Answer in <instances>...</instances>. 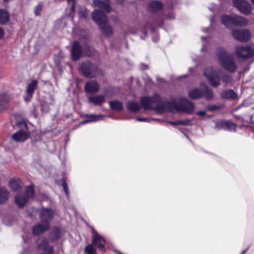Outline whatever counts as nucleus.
Segmentation results:
<instances>
[{
	"label": "nucleus",
	"mask_w": 254,
	"mask_h": 254,
	"mask_svg": "<svg viewBox=\"0 0 254 254\" xmlns=\"http://www.w3.org/2000/svg\"><path fill=\"white\" fill-rule=\"evenodd\" d=\"M93 20L99 26L101 32L107 36L113 34L112 27L107 23L108 18L101 10H95L92 13Z\"/></svg>",
	"instance_id": "obj_1"
},
{
	"label": "nucleus",
	"mask_w": 254,
	"mask_h": 254,
	"mask_svg": "<svg viewBox=\"0 0 254 254\" xmlns=\"http://www.w3.org/2000/svg\"><path fill=\"white\" fill-rule=\"evenodd\" d=\"M140 103L143 108L146 110H155L159 112L163 111L165 108V103L158 94L152 97L141 98Z\"/></svg>",
	"instance_id": "obj_2"
},
{
	"label": "nucleus",
	"mask_w": 254,
	"mask_h": 254,
	"mask_svg": "<svg viewBox=\"0 0 254 254\" xmlns=\"http://www.w3.org/2000/svg\"><path fill=\"white\" fill-rule=\"evenodd\" d=\"M54 211L48 208H43L40 212V218L42 223L36 225L33 229L34 235L43 233L49 228V221L52 219Z\"/></svg>",
	"instance_id": "obj_3"
},
{
	"label": "nucleus",
	"mask_w": 254,
	"mask_h": 254,
	"mask_svg": "<svg viewBox=\"0 0 254 254\" xmlns=\"http://www.w3.org/2000/svg\"><path fill=\"white\" fill-rule=\"evenodd\" d=\"M220 64L226 70L234 72L237 69V66L235 62L232 54L223 49H220L217 53Z\"/></svg>",
	"instance_id": "obj_4"
},
{
	"label": "nucleus",
	"mask_w": 254,
	"mask_h": 254,
	"mask_svg": "<svg viewBox=\"0 0 254 254\" xmlns=\"http://www.w3.org/2000/svg\"><path fill=\"white\" fill-rule=\"evenodd\" d=\"M79 68L83 75L88 78L95 77L99 74L100 72L98 65L89 61L82 63Z\"/></svg>",
	"instance_id": "obj_5"
},
{
	"label": "nucleus",
	"mask_w": 254,
	"mask_h": 254,
	"mask_svg": "<svg viewBox=\"0 0 254 254\" xmlns=\"http://www.w3.org/2000/svg\"><path fill=\"white\" fill-rule=\"evenodd\" d=\"M204 74L209 83L214 87L220 84L219 71L212 67L206 68L204 71Z\"/></svg>",
	"instance_id": "obj_6"
},
{
	"label": "nucleus",
	"mask_w": 254,
	"mask_h": 254,
	"mask_svg": "<svg viewBox=\"0 0 254 254\" xmlns=\"http://www.w3.org/2000/svg\"><path fill=\"white\" fill-rule=\"evenodd\" d=\"M18 126L22 129L14 133L12 138L16 142L24 141L29 137V133L27 131V125L24 121H20L18 124Z\"/></svg>",
	"instance_id": "obj_7"
},
{
	"label": "nucleus",
	"mask_w": 254,
	"mask_h": 254,
	"mask_svg": "<svg viewBox=\"0 0 254 254\" xmlns=\"http://www.w3.org/2000/svg\"><path fill=\"white\" fill-rule=\"evenodd\" d=\"M34 195V189L32 186H27L26 188L24 195H17L15 196V203L19 207L23 206L28 200L32 197Z\"/></svg>",
	"instance_id": "obj_8"
},
{
	"label": "nucleus",
	"mask_w": 254,
	"mask_h": 254,
	"mask_svg": "<svg viewBox=\"0 0 254 254\" xmlns=\"http://www.w3.org/2000/svg\"><path fill=\"white\" fill-rule=\"evenodd\" d=\"M175 109L178 112L192 113L194 110V105L187 99H183L181 105H175Z\"/></svg>",
	"instance_id": "obj_9"
},
{
	"label": "nucleus",
	"mask_w": 254,
	"mask_h": 254,
	"mask_svg": "<svg viewBox=\"0 0 254 254\" xmlns=\"http://www.w3.org/2000/svg\"><path fill=\"white\" fill-rule=\"evenodd\" d=\"M234 6L241 12L249 14L252 11L251 5L245 0H233Z\"/></svg>",
	"instance_id": "obj_10"
},
{
	"label": "nucleus",
	"mask_w": 254,
	"mask_h": 254,
	"mask_svg": "<svg viewBox=\"0 0 254 254\" xmlns=\"http://www.w3.org/2000/svg\"><path fill=\"white\" fill-rule=\"evenodd\" d=\"M92 234L93 236L91 242L92 245L97 247L100 251L105 252V241L104 239L93 228H92Z\"/></svg>",
	"instance_id": "obj_11"
},
{
	"label": "nucleus",
	"mask_w": 254,
	"mask_h": 254,
	"mask_svg": "<svg viewBox=\"0 0 254 254\" xmlns=\"http://www.w3.org/2000/svg\"><path fill=\"white\" fill-rule=\"evenodd\" d=\"M232 35L235 39L241 42L247 41L251 37V33L249 30L240 29L233 30Z\"/></svg>",
	"instance_id": "obj_12"
},
{
	"label": "nucleus",
	"mask_w": 254,
	"mask_h": 254,
	"mask_svg": "<svg viewBox=\"0 0 254 254\" xmlns=\"http://www.w3.org/2000/svg\"><path fill=\"white\" fill-rule=\"evenodd\" d=\"M236 54L240 58L247 59L252 57L254 54V49L249 46H239L236 49Z\"/></svg>",
	"instance_id": "obj_13"
},
{
	"label": "nucleus",
	"mask_w": 254,
	"mask_h": 254,
	"mask_svg": "<svg viewBox=\"0 0 254 254\" xmlns=\"http://www.w3.org/2000/svg\"><path fill=\"white\" fill-rule=\"evenodd\" d=\"M85 91L88 93H97L100 89L99 84L95 80L87 82L85 85Z\"/></svg>",
	"instance_id": "obj_14"
},
{
	"label": "nucleus",
	"mask_w": 254,
	"mask_h": 254,
	"mask_svg": "<svg viewBox=\"0 0 254 254\" xmlns=\"http://www.w3.org/2000/svg\"><path fill=\"white\" fill-rule=\"evenodd\" d=\"M38 82L36 80H32L27 87L26 94L24 97V100L26 102L30 101L32 98L34 91L37 86Z\"/></svg>",
	"instance_id": "obj_15"
},
{
	"label": "nucleus",
	"mask_w": 254,
	"mask_h": 254,
	"mask_svg": "<svg viewBox=\"0 0 254 254\" xmlns=\"http://www.w3.org/2000/svg\"><path fill=\"white\" fill-rule=\"evenodd\" d=\"M37 245L38 248L43 251L42 254H53V248L48 245L47 241L45 239H39L37 242Z\"/></svg>",
	"instance_id": "obj_16"
},
{
	"label": "nucleus",
	"mask_w": 254,
	"mask_h": 254,
	"mask_svg": "<svg viewBox=\"0 0 254 254\" xmlns=\"http://www.w3.org/2000/svg\"><path fill=\"white\" fill-rule=\"evenodd\" d=\"M188 95L189 97L193 100L199 99L204 95L203 90V85L200 88H194L189 91Z\"/></svg>",
	"instance_id": "obj_17"
},
{
	"label": "nucleus",
	"mask_w": 254,
	"mask_h": 254,
	"mask_svg": "<svg viewBox=\"0 0 254 254\" xmlns=\"http://www.w3.org/2000/svg\"><path fill=\"white\" fill-rule=\"evenodd\" d=\"M71 53L73 61H76L79 59L81 54V49L78 42H74Z\"/></svg>",
	"instance_id": "obj_18"
},
{
	"label": "nucleus",
	"mask_w": 254,
	"mask_h": 254,
	"mask_svg": "<svg viewBox=\"0 0 254 254\" xmlns=\"http://www.w3.org/2000/svg\"><path fill=\"white\" fill-rule=\"evenodd\" d=\"M93 5L95 7L101 8L108 12L110 11L111 8L109 1L107 0H106L105 1L94 0L93 1Z\"/></svg>",
	"instance_id": "obj_19"
},
{
	"label": "nucleus",
	"mask_w": 254,
	"mask_h": 254,
	"mask_svg": "<svg viewBox=\"0 0 254 254\" xmlns=\"http://www.w3.org/2000/svg\"><path fill=\"white\" fill-rule=\"evenodd\" d=\"M88 101L95 105H101L105 102V97L102 95L91 96L88 98Z\"/></svg>",
	"instance_id": "obj_20"
},
{
	"label": "nucleus",
	"mask_w": 254,
	"mask_h": 254,
	"mask_svg": "<svg viewBox=\"0 0 254 254\" xmlns=\"http://www.w3.org/2000/svg\"><path fill=\"white\" fill-rule=\"evenodd\" d=\"M248 23L247 20L241 16L234 15L233 17V25L239 26H246Z\"/></svg>",
	"instance_id": "obj_21"
},
{
	"label": "nucleus",
	"mask_w": 254,
	"mask_h": 254,
	"mask_svg": "<svg viewBox=\"0 0 254 254\" xmlns=\"http://www.w3.org/2000/svg\"><path fill=\"white\" fill-rule=\"evenodd\" d=\"M233 17L234 15H223L221 18V22L226 27H228L233 25Z\"/></svg>",
	"instance_id": "obj_22"
},
{
	"label": "nucleus",
	"mask_w": 254,
	"mask_h": 254,
	"mask_svg": "<svg viewBox=\"0 0 254 254\" xmlns=\"http://www.w3.org/2000/svg\"><path fill=\"white\" fill-rule=\"evenodd\" d=\"M221 96L223 98L228 99H235L237 98V94L233 90H227L223 91Z\"/></svg>",
	"instance_id": "obj_23"
},
{
	"label": "nucleus",
	"mask_w": 254,
	"mask_h": 254,
	"mask_svg": "<svg viewBox=\"0 0 254 254\" xmlns=\"http://www.w3.org/2000/svg\"><path fill=\"white\" fill-rule=\"evenodd\" d=\"M221 125L224 128H226L230 131H235L237 125L231 121H223L221 122Z\"/></svg>",
	"instance_id": "obj_24"
},
{
	"label": "nucleus",
	"mask_w": 254,
	"mask_h": 254,
	"mask_svg": "<svg viewBox=\"0 0 254 254\" xmlns=\"http://www.w3.org/2000/svg\"><path fill=\"white\" fill-rule=\"evenodd\" d=\"M9 192L4 188H0V204L5 202L8 198Z\"/></svg>",
	"instance_id": "obj_25"
},
{
	"label": "nucleus",
	"mask_w": 254,
	"mask_h": 254,
	"mask_svg": "<svg viewBox=\"0 0 254 254\" xmlns=\"http://www.w3.org/2000/svg\"><path fill=\"white\" fill-rule=\"evenodd\" d=\"M148 6L150 10L155 11L160 9L162 7V4L159 1H151L150 2Z\"/></svg>",
	"instance_id": "obj_26"
},
{
	"label": "nucleus",
	"mask_w": 254,
	"mask_h": 254,
	"mask_svg": "<svg viewBox=\"0 0 254 254\" xmlns=\"http://www.w3.org/2000/svg\"><path fill=\"white\" fill-rule=\"evenodd\" d=\"M203 90L204 91V95L205 99L210 100L213 98L214 95L213 91L208 86L203 85Z\"/></svg>",
	"instance_id": "obj_27"
},
{
	"label": "nucleus",
	"mask_w": 254,
	"mask_h": 254,
	"mask_svg": "<svg viewBox=\"0 0 254 254\" xmlns=\"http://www.w3.org/2000/svg\"><path fill=\"white\" fill-rule=\"evenodd\" d=\"M127 109L131 112H135L140 109L139 104L135 101H129L127 104Z\"/></svg>",
	"instance_id": "obj_28"
},
{
	"label": "nucleus",
	"mask_w": 254,
	"mask_h": 254,
	"mask_svg": "<svg viewBox=\"0 0 254 254\" xmlns=\"http://www.w3.org/2000/svg\"><path fill=\"white\" fill-rule=\"evenodd\" d=\"M109 105L112 110L118 111L122 110L123 108L122 103L117 100L109 102Z\"/></svg>",
	"instance_id": "obj_29"
},
{
	"label": "nucleus",
	"mask_w": 254,
	"mask_h": 254,
	"mask_svg": "<svg viewBox=\"0 0 254 254\" xmlns=\"http://www.w3.org/2000/svg\"><path fill=\"white\" fill-rule=\"evenodd\" d=\"M9 19V15L8 13L4 10L0 9V24H4Z\"/></svg>",
	"instance_id": "obj_30"
},
{
	"label": "nucleus",
	"mask_w": 254,
	"mask_h": 254,
	"mask_svg": "<svg viewBox=\"0 0 254 254\" xmlns=\"http://www.w3.org/2000/svg\"><path fill=\"white\" fill-rule=\"evenodd\" d=\"M9 100V97L6 94L0 96V110H2L4 108V105Z\"/></svg>",
	"instance_id": "obj_31"
},
{
	"label": "nucleus",
	"mask_w": 254,
	"mask_h": 254,
	"mask_svg": "<svg viewBox=\"0 0 254 254\" xmlns=\"http://www.w3.org/2000/svg\"><path fill=\"white\" fill-rule=\"evenodd\" d=\"M9 186L11 189L14 191H18L21 189V186L16 180L11 181L9 183Z\"/></svg>",
	"instance_id": "obj_32"
},
{
	"label": "nucleus",
	"mask_w": 254,
	"mask_h": 254,
	"mask_svg": "<svg viewBox=\"0 0 254 254\" xmlns=\"http://www.w3.org/2000/svg\"><path fill=\"white\" fill-rule=\"evenodd\" d=\"M94 245L91 244L88 245L84 248V252L86 254H95L96 253V250L94 248Z\"/></svg>",
	"instance_id": "obj_33"
},
{
	"label": "nucleus",
	"mask_w": 254,
	"mask_h": 254,
	"mask_svg": "<svg viewBox=\"0 0 254 254\" xmlns=\"http://www.w3.org/2000/svg\"><path fill=\"white\" fill-rule=\"evenodd\" d=\"M222 81L227 85H228L232 83V78L230 75L225 74L222 76Z\"/></svg>",
	"instance_id": "obj_34"
},
{
	"label": "nucleus",
	"mask_w": 254,
	"mask_h": 254,
	"mask_svg": "<svg viewBox=\"0 0 254 254\" xmlns=\"http://www.w3.org/2000/svg\"><path fill=\"white\" fill-rule=\"evenodd\" d=\"M43 8L42 3H39L35 8L34 13L36 16H39L41 14Z\"/></svg>",
	"instance_id": "obj_35"
},
{
	"label": "nucleus",
	"mask_w": 254,
	"mask_h": 254,
	"mask_svg": "<svg viewBox=\"0 0 254 254\" xmlns=\"http://www.w3.org/2000/svg\"><path fill=\"white\" fill-rule=\"evenodd\" d=\"M88 117H94V119L93 120L86 121L82 123V124L93 122V121H99V120L103 119V116L101 115L94 116L93 115H91L88 116Z\"/></svg>",
	"instance_id": "obj_36"
},
{
	"label": "nucleus",
	"mask_w": 254,
	"mask_h": 254,
	"mask_svg": "<svg viewBox=\"0 0 254 254\" xmlns=\"http://www.w3.org/2000/svg\"><path fill=\"white\" fill-rule=\"evenodd\" d=\"M179 125L183 126H188L191 125V121L189 120L179 121Z\"/></svg>",
	"instance_id": "obj_37"
},
{
	"label": "nucleus",
	"mask_w": 254,
	"mask_h": 254,
	"mask_svg": "<svg viewBox=\"0 0 254 254\" xmlns=\"http://www.w3.org/2000/svg\"><path fill=\"white\" fill-rule=\"evenodd\" d=\"M62 183H63V187H64V190L65 193L67 196H68L67 184L64 180H63Z\"/></svg>",
	"instance_id": "obj_38"
},
{
	"label": "nucleus",
	"mask_w": 254,
	"mask_h": 254,
	"mask_svg": "<svg viewBox=\"0 0 254 254\" xmlns=\"http://www.w3.org/2000/svg\"><path fill=\"white\" fill-rule=\"evenodd\" d=\"M136 120L139 122H149L151 120H153V119L146 118H137Z\"/></svg>",
	"instance_id": "obj_39"
},
{
	"label": "nucleus",
	"mask_w": 254,
	"mask_h": 254,
	"mask_svg": "<svg viewBox=\"0 0 254 254\" xmlns=\"http://www.w3.org/2000/svg\"><path fill=\"white\" fill-rule=\"evenodd\" d=\"M74 0H68V3L70 2L71 3V10L72 11H73L74 9Z\"/></svg>",
	"instance_id": "obj_40"
},
{
	"label": "nucleus",
	"mask_w": 254,
	"mask_h": 254,
	"mask_svg": "<svg viewBox=\"0 0 254 254\" xmlns=\"http://www.w3.org/2000/svg\"><path fill=\"white\" fill-rule=\"evenodd\" d=\"M218 108V107L216 106H209L207 107L208 110L211 111H214V110L217 109Z\"/></svg>",
	"instance_id": "obj_41"
},
{
	"label": "nucleus",
	"mask_w": 254,
	"mask_h": 254,
	"mask_svg": "<svg viewBox=\"0 0 254 254\" xmlns=\"http://www.w3.org/2000/svg\"><path fill=\"white\" fill-rule=\"evenodd\" d=\"M196 114L198 116H203L206 114V112L205 111H200L197 112L196 113Z\"/></svg>",
	"instance_id": "obj_42"
},
{
	"label": "nucleus",
	"mask_w": 254,
	"mask_h": 254,
	"mask_svg": "<svg viewBox=\"0 0 254 254\" xmlns=\"http://www.w3.org/2000/svg\"><path fill=\"white\" fill-rule=\"evenodd\" d=\"M167 124H169L172 126H175L179 125V121L176 122H167Z\"/></svg>",
	"instance_id": "obj_43"
},
{
	"label": "nucleus",
	"mask_w": 254,
	"mask_h": 254,
	"mask_svg": "<svg viewBox=\"0 0 254 254\" xmlns=\"http://www.w3.org/2000/svg\"><path fill=\"white\" fill-rule=\"evenodd\" d=\"M4 31L3 29L0 27V39L2 38L3 35Z\"/></svg>",
	"instance_id": "obj_44"
},
{
	"label": "nucleus",
	"mask_w": 254,
	"mask_h": 254,
	"mask_svg": "<svg viewBox=\"0 0 254 254\" xmlns=\"http://www.w3.org/2000/svg\"><path fill=\"white\" fill-rule=\"evenodd\" d=\"M201 39L202 40H205L206 38L205 37H202Z\"/></svg>",
	"instance_id": "obj_45"
},
{
	"label": "nucleus",
	"mask_w": 254,
	"mask_h": 254,
	"mask_svg": "<svg viewBox=\"0 0 254 254\" xmlns=\"http://www.w3.org/2000/svg\"><path fill=\"white\" fill-rule=\"evenodd\" d=\"M210 22H211V23H212L213 22V18H212L210 19Z\"/></svg>",
	"instance_id": "obj_46"
},
{
	"label": "nucleus",
	"mask_w": 254,
	"mask_h": 254,
	"mask_svg": "<svg viewBox=\"0 0 254 254\" xmlns=\"http://www.w3.org/2000/svg\"><path fill=\"white\" fill-rule=\"evenodd\" d=\"M251 1L253 2V4L254 5V0H251Z\"/></svg>",
	"instance_id": "obj_47"
},
{
	"label": "nucleus",
	"mask_w": 254,
	"mask_h": 254,
	"mask_svg": "<svg viewBox=\"0 0 254 254\" xmlns=\"http://www.w3.org/2000/svg\"><path fill=\"white\" fill-rule=\"evenodd\" d=\"M206 30H207V29L206 28V29H205V30H204V32H206Z\"/></svg>",
	"instance_id": "obj_48"
}]
</instances>
